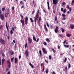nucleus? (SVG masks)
I'll return each mask as SVG.
<instances>
[{
	"label": "nucleus",
	"instance_id": "1",
	"mask_svg": "<svg viewBox=\"0 0 74 74\" xmlns=\"http://www.w3.org/2000/svg\"><path fill=\"white\" fill-rule=\"evenodd\" d=\"M38 18H39V14L38 13H36V16H35L34 17V22L35 23H36L37 22L36 21V20H37L38 19Z\"/></svg>",
	"mask_w": 74,
	"mask_h": 74
},
{
	"label": "nucleus",
	"instance_id": "2",
	"mask_svg": "<svg viewBox=\"0 0 74 74\" xmlns=\"http://www.w3.org/2000/svg\"><path fill=\"white\" fill-rule=\"evenodd\" d=\"M58 2H59V0H53V3L54 5L58 4Z\"/></svg>",
	"mask_w": 74,
	"mask_h": 74
},
{
	"label": "nucleus",
	"instance_id": "3",
	"mask_svg": "<svg viewBox=\"0 0 74 74\" xmlns=\"http://www.w3.org/2000/svg\"><path fill=\"white\" fill-rule=\"evenodd\" d=\"M29 43V44H32V39L30 38V37H29L27 39Z\"/></svg>",
	"mask_w": 74,
	"mask_h": 74
},
{
	"label": "nucleus",
	"instance_id": "4",
	"mask_svg": "<svg viewBox=\"0 0 74 74\" xmlns=\"http://www.w3.org/2000/svg\"><path fill=\"white\" fill-rule=\"evenodd\" d=\"M0 18L2 21L4 20V16L3 14H1V15H0Z\"/></svg>",
	"mask_w": 74,
	"mask_h": 74
},
{
	"label": "nucleus",
	"instance_id": "5",
	"mask_svg": "<svg viewBox=\"0 0 74 74\" xmlns=\"http://www.w3.org/2000/svg\"><path fill=\"white\" fill-rule=\"evenodd\" d=\"M0 42L1 44H5V41L3 39H0Z\"/></svg>",
	"mask_w": 74,
	"mask_h": 74
},
{
	"label": "nucleus",
	"instance_id": "6",
	"mask_svg": "<svg viewBox=\"0 0 74 74\" xmlns=\"http://www.w3.org/2000/svg\"><path fill=\"white\" fill-rule=\"evenodd\" d=\"M42 51L45 54H47V51H46V50L44 48H43L42 49Z\"/></svg>",
	"mask_w": 74,
	"mask_h": 74
},
{
	"label": "nucleus",
	"instance_id": "7",
	"mask_svg": "<svg viewBox=\"0 0 74 74\" xmlns=\"http://www.w3.org/2000/svg\"><path fill=\"white\" fill-rule=\"evenodd\" d=\"M58 29H59V27L58 26H57L56 27V29L54 30L55 33H58Z\"/></svg>",
	"mask_w": 74,
	"mask_h": 74
},
{
	"label": "nucleus",
	"instance_id": "8",
	"mask_svg": "<svg viewBox=\"0 0 74 74\" xmlns=\"http://www.w3.org/2000/svg\"><path fill=\"white\" fill-rule=\"evenodd\" d=\"M25 54L27 57L29 56V51L28 50L25 51Z\"/></svg>",
	"mask_w": 74,
	"mask_h": 74
},
{
	"label": "nucleus",
	"instance_id": "9",
	"mask_svg": "<svg viewBox=\"0 0 74 74\" xmlns=\"http://www.w3.org/2000/svg\"><path fill=\"white\" fill-rule=\"evenodd\" d=\"M20 22L22 24L23 26H24V20L21 19L20 20Z\"/></svg>",
	"mask_w": 74,
	"mask_h": 74
},
{
	"label": "nucleus",
	"instance_id": "10",
	"mask_svg": "<svg viewBox=\"0 0 74 74\" xmlns=\"http://www.w3.org/2000/svg\"><path fill=\"white\" fill-rule=\"evenodd\" d=\"M44 29L45 30L46 32H47L48 31V28L47 27V26H46V25H45V24H44Z\"/></svg>",
	"mask_w": 74,
	"mask_h": 74
},
{
	"label": "nucleus",
	"instance_id": "11",
	"mask_svg": "<svg viewBox=\"0 0 74 74\" xmlns=\"http://www.w3.org/2000/svg\"><path fill=\"white\" fill-rule=\"evenodd\" d=\"M9 52H10V54L11 55H12L14 54V52L12 51H10Z\"/></svg>",
	"mask_w": 74,
	"mask_h": 74
},
{
	"label": "nucleus",
	"instance_id": "12",
	"mask_svg": "<svg viewBox=\"0 0 74 74\" xmlns=\"http://www.w3.org/2000/svg\"><path fill=\"white\" fill-rule=\"evenodd\" d=\"M66 8H68V9H69V11H70V12H71V8H69V5H67V7H66Z\"/></svg>",
	"mask_w": 74,
	"mask_h": 74
},
{
	"label": "nucleus",
	"instance_id": "13",
	"mask_svg": "<svg viewBox=\"0 0 74 74\" xmlns=\"http://www.w3.org/2000/svg\"><path fill=\"white\" fill-rule=\"evenodd\" d=\"M70 27L71 29H73L74 28V25L72 24H71L70 25Z\"/></svg>",
	"mask_w": 74,
	"mask_h": 74
},
{
	"label": "nucleus",
	"instance_id": "14",
	"mask_svg": "<svg viewBox=\"0 0 74 74\" xmlns=\"http://www.w3.org/2000/svg\"><path fill=\"white\" fill-rule=\"evenodd\" d=\"M67 65H66L65 67V69H63L64 71H67Z\"/></svg>",
	"mask_w": 74,
	"mask_h": 74
},
{
	"label": "nucleus",
	"instance_id": "15",
	"mask_svg": "<svg viewBox=\"0 0 74 74\" xmlns=\"http://www.w3.org/2000/svg\"><path fill=\"white\" fill-rule=\"evenodd\" d=\"M46 41H47V42H48H48H51V41L49 40V39L48 38H47L46 39Z\"/></svg>",
	"mask_w": 74,
	"mask_h": 74
},
{
	"label": "nucleus",
	"instance_id": "16",
	"mask_svg": "<svg viewBox=\"0 0 74 74\" xmlns=\"http://www.w3.org/2000/svg\"><path fill=\"white\" fill-rule=\"evenodd\" d=\"M29 65H30L31 66L32 69H33V68H34V67L33 66V64H32L31 63H29Z\"/></svg>",
	"mask_w": 74,
	"mask_h": 74
},
{
	"label": "nucleus",
	"instance_id": "17",
	"mask_svg": "<svg viewBox=\"0 0 74 74\" xmlns=\"http://www.w3.org/2000/svg\"><path fill=\"white\" fill-rule=\"evenodd\" d=\"M8 14H9V13H6L5 15V17H7V16H8Z\"/></svg>",
	"mask_w": 74,
	"mask_h": 74
},
{
	"label": "nucleus",
	"instance_id": "18",
	"mask_svg": "<svg viewBox=\"0 0 74 74\" xmlns=\"http://www.w3.org/2000/svg\"><path fill=\"white\" fill-rule=\"evenodd\" d=\"M6 29H7V30L8 31H9V29H8V25H7V22H6Z\"/></svg>",
	"mask_w": 74,
	"mask_h": 74
},
{
	"label": "nucleus",
	"instance_id": "19",
	"mask_svg": "<svg viewBox=\"0 0 74 74\" xmlns=\"http://www.w3.org/2000/svg\"><path fill=\"white\" fill-rule=\"evenodd\" d=\"M39 54L41 56H42V53H41V51L40 50L39 51Z\"/></svg>",
	"mask_w": 74,
	"mask_h": 74
},
{
	"label": "nucleus",
	"instance_id": "20",
	"mask_svg": "<svg viewBox=\"0 0 74 74\" xmlns=\"http://www.w3.org/2000/svg\"><path fill=\"white\" fill-rule=\"evenodd\" d=\"M41 21V16H40L39 18V20H38V22H40V21Z\"/></svg>",
	"mask_w": 74,
	"mask_h": 74
},
{
	"label": "nucleus",
	"instance_id": "21",
	"mask_svg": "<svg viewBox=\"0 0 74 74\" xmlns=\"http://www.w3.org/2000/svg\"><path fill=\"white\" fill-rule=\"evenodd\" d=\"M71 36V34H66V36H67L68 37H69L70 36Z\"/></svg>",
	"mask_w": 74,
	"mask_h": 74
},
{
	"label": "nucleus",
	"instance_id": "22",
	"mask_svg": "<svg viewBox=\"0 0 74 74\" xmlns=\"http://www.w3.org/2000/svg\"><path fill=\"white\" fill-rule=\"evenodd\" d=\"M61 29L62 32V33H64V28H61Z\"/></svg>",
	"mask_w": 74,
	"mask_h": 74
},
{
	"label": "nucleus",
	"instance_id": "23",
	"mask_svg": "<svg viewBox=\"0 0 74 74\" xmlns=\"http://www.w3.org/2000/svg\"><path fill=\"white\" fill-rule=\"evenodd\" d=\"M33 40L35 41H36V37H35V36H33Z\"/></svg>",
	"mask_w": 74,
	"mask_h": 74
},
{
	"label": "nucleus",
	"instance_id": "24",
	"mask_svg": "<svg viewBox=\"0 0 74 74\" xmlns=\"http://www.w3.org/2000/svg\"><path fill=\"white\" fill-rule=\"evenodd\" d=\"M14 61L15 63H17V59L16 58H14Z\"/></svg>",
	"mask_w": 74,
	"mask_h": 74
},
{
	"label": "nucleus",
	"instance_id": "25",
	"mask_svg": "<svg viewBox=\"0 0 74 74\" xmlns=\"http://www.w3.org/2000/svg\"><path fill=\"white\" fill-rule=\"evenodd\" d=\"M43 44L44 45H45V46H47V43L45 42H43Z\"/></svg>",
	"mask_w": 74,
	"mask_h": 74
},
{
	"label": "nucleus",
	"instance_id": "26",
	"mask_svg": "<svg viewBox=\"0 0 74 74\" xmlns=\"http://www.w3.org/2000/svg\"><path fill=\"white\" fill-rule=\"evenodd\" d=\"M64 46L65 48H68L69 47V45H64Z\"/></svg>",
	"mask_w": 74,
	"mask_h": 74
},
{
	"label": "nucleus",
	"instance_id": "27",
	"mask_svg": "<svg viewBox=\"0 0 74 74\" xmlns=\"http://www.w3.org/2000/svg\"><path fill=\"white\" fill-rule=\"evenodd\" d=\"M22 5H24V3H23V1H20V3Z\"/></svg>",
	"mask_w": 74,
	"mask_h": 74
},
{
	"label": "nucleus",
	"instance_id": "28",
	"mask_svg": "<svg viewBox=\"0 0 74 74\" xmlns=\"http://www.w3.org/2000/svg\"><path fill=\"white\" fill-rule=\"evenodd\" d=\"M28 21V17H26L25 18V21Z\"/></svg>",
	"mask_w": 74,
	"mask_h": 74
},
{
	"label": "nucleus",
	"instance_id": "29",
	"mask_svg": "<svg viewBox=\"0 0 74 74\" xmlns=\"http://www.w3.org/2000/svg\"><path fill=\"white\" fill-rule=\"evenodd\" d=\"M30 20L32 23L33 22V19H32V18H30Z\"/></svg>",
	"mask_w": 74,
	"mask_h": 74
},
{
	"label": "nucleus",
	"instance_id": "30",
	"mask_svg": "<svg viewBox=\"0 0 74 74\" xmlns=\"http://www.w3.org/2000/svg\"><path fill=\"white\" fill-rule=\"evenodd\" d=\"M7 63L9 64H10V61L9 60H8L7 61Z\"/></svg>",
	"mask_w": 74,
	"mask_h": 74
},
{
	"label": "nucleus",
	"instance_id": "31",
	"mask_svg": "<svg viewBox=\"0 0 74 74\" xmlns=\"http://www.w3.org/2000/svg\"><path fill=\"white\" fill-rule=\"evenodd\" d=\"M14 57H13V58L11 59V60L12 62H13V60H14Z\"/></svg>",
	"mask_w": 74,
	"mask_h": 74
},
{
	"label": "nucleus",
	"instance_id": "32",
	"mask_svg": "<svg viewBox=\"0 0 74 74\" xmlns=\"http://www.w3.org/2000/svg\"><path fill=\"white\" fill-rule=\"evenodd\" d=\"M66 9H65L63 10V12L64 13H66Z\"/></svg>",
	"mask_w": 74,
	"mask_h": 74
},
{
	"label": "nucleus",
	"instance_id": "33",
	"mask_svg": "<svg viewBox=\"0 0 74 74\" xmlns=\"http://www.w3.org/2000/svg\"><path fill=\"white\" fill-rule=\"evenodd\" d=\"M2 55L3 58H4L5 57V55H4V53H2Z\"/></svg>",
	"mask_w": 74,
	"mask_h": 74
},
{
	"label": "nucleus",
	"instance_id": "34",
	"mask_svg": "<svg viewBox=\"0 0 74 74\" xmlns=\"http://www.w3.org/2000/svg\"><path fill=\"white\" fill-rule=\"evenodd\" d=\"M10 33L11 34H13V32L12 31V30H11L10 31Z\"/></svg>",
	"mask_w": 74,
	"mask_h": 74
},
{
	"label": "nucleus",
	"instance_id": "35",
	"mask_svg": "<svg viewBox=\"0 0 74 74\" xmlns=\"http://www.w3.org/2000/svg\"><path fill=\"white\" fill-rule=\"evenodd\" d=\"M8 69H10V64H8Z\"/></svg>",
	"mask_w": 74,
	"mask_h": 74
},
{
	"label": "nucleus",
	"instance_id": "36",
	"mask_svg": "<svg viewBox=\"0 0 74 74\" xmlns=\"http://www.w3.org/2000/svg\"><path fill=\"white\" fill-rule=\"evenodd\" d=\"M5 8H3L2 9V11H4V10H5Z\"/></svg>",
	"mask_w": 74,
	"mask_h": 74
},
{
	"label": "nucleus",
	"instance_id": "37",
	"mask_svg": "<svg viewBox=\"0 0 74 74\" xmlns=\"http://www.w3.org/2000/svg\"><path fill=\"white\" fill-rule=\"evenodd\" d=\"M20 16H21V18H22V19H23V16H22V14H20Z\"/></svg>",
	"mask_w": 74,
	"mask_h": 74
},
{
	"label": "nucleus",
	"instance_id": "38",
	"mask_svg": "<svg viewBox=\"0 0 74 74\" xmlns=\"http://www.w3.org/2000/svg\"><path fill=\"white\" fill-rule=\"evenodd\" d=\"M62 16L64 17H65L66 15H65V14H62Z\"/></svg>",
	"mask_w": 74,
	"mask_h": 74
},
{
	"label": "nucleus",
	"instance_id": "39",
	"mask_svg": "<svg viewBox=\"0 0 74 74\" xmlns=\"http://www.w3.org/2000/svg\"><path fill=\"white\" fill-rule=\"evenodd\" d=\"M49 72V71L48 70V69H47L46 71V73H48Z\"/></svg>",
	"mask_w": 74,
	"mask_h": 74
},
{
	"label": "nucleus",
	"instance_id": "40",
	"mask_svg": "<svg viewBox=\"0 0 74 74\" xmlns=\"http://www.w3.org/2000/svg\"><path fill=\"white\" fill-rule=\"evenodd\" d=\"M25 49H26V48H27V43L25 44Z\"/></svg>",
	"mask_w": 74,
	"mask_h": 74
},
{
	"label": "nucleus",
	"instance_id": "41",
	"mask_svg": "<svg viewBox=\"0 0 74 74\" xmlns=\"http://www.w3.org/2000/svg\"><path fill=\"white\" fill-rule=\"evenodd\" d=\"M71 67V65L70 64H69L68 65V68L69 69Z\"/></svg>",
	"mask_w": 74,
	"mask_h": 74
},
{
	"label": "nucleus",
	"instance_id": "42",
	"mask_svg": "<svg viewBox=\"0 0 74 74\" xmlns=\"http://www.w3.org/2000/svg\"><path fill=\"white\" fill-rule=\"evenodd\" d=\"M9 70V68H7L6 69V72H7V71H8Z\"/></svg>",
	"mask_w": 74,
	"mask_h": 74
},
{
	"label": "nucleus",
	"instance_id": "43",
	"mask_svg": "<svg viewBox=\"0 0 74 74\" xmlns=\"http://www.w3.org/2000/svg\"><path fill=\"white\" fill-rule=\"evenodd\" d=\"M59 36L60 37H63V34H60Z\"/></svg>",
	"mask_w": 74,
	"mask_h": 74
},
{
	"label": "nucleus",
	"instance_id": "44",
	"mask_svg": "<svg viewBox=\"0 0 74 74\" xmlns=\"http://www.w3.org/2000/svg\"><path fill=\"white\" fill-rule=\"evenodd\" d=\"M46 23L47 24V25L48 27H49V24H48V22H47Z\"/></svg>",
	"mask_w": 74,
	"mask_h": 74
},
{
	"label": "nucleus",
	"instance_id": "45",
	"mask_svg": "<svg viewBox=\"0 0 74 74\" xmlns=\"http://www.w3.org/2000/svg\"><path fill=\"white\" fill-rule=\"evenodd\" d=\"M55 21H57V16H56L55 17Z\"/></svg>",
	"mask_w": 74,
	"mask_h": 74
},
{
	"label": "nucleus",
	"instance_id": "46",
	"mask_svg": "<svg viewBox=\"0 0 74 74\" xmlns=\"http://www.w3.org/2000/svg\"><path fill=\"white\" fill-rule=\"evenodd\" d=\"M66 61H67V58H65V60H64V62H66Z\"/></svg>",
	"mask_w": 74,
	"mask_h": 74
},
{
	"label": "nucleus",
	"instance_id": "47",
	"mask_svg": "<svg viewBox=\"0 0 74 74\" xmlns=\"http://www.w3.org/2000/svg\"><path fill=\"white\" fill-rule=\"evenodd\" d=\"M52 57H51V56L50 55L49 56V59H51Z\"/></svg>",
	"mask_w": 74,
	"mask_h": 74
},
{
	"label": "nucleus",
	"instance_id": "48",
	"mask_svg": "<svg viewBox=\"0 0 74 74\" xmlns=\"http://www.w3.org/2000/svg\"><path fill=\"white\" fill-rule=\"evenodd\" d=\"M52 51L53 52H54V53H55V50L54 49H52Z\"/></svg>",
	"mask_w": 74,
	"mask_h": 74
},
{
	"label": "nucleus",
	"instance_id": "49",
	"mask_svg": "<svg viewBox=\"0 0 74 74\" xmlns=\"http://www.w3.org/2000/svg\"><path fill=\"white\" fill-rule=\"evenodd\" d=\"M55 5H53V10H55Z\"/></svg>",
	"mask_w": 74,
	"mask_h": 74
},
{
	"label": "nucleus",
	"instance_id": "50",
	"mask_svg": "<svg viewBox=\"0 0 74 74\" xmlns=\"http://www.w3.org/2000/svg\"><path fill=\"white\" fill-rule=\"evenodd\" d=\"M4 61H5V59H4V58H3V59H2V62H4Z\"/></svg>",
	"mask_w": 74,
	"mask_h": 74
},
{
	"label": "nucleus",
	"instance_id": "51",
	"mask_svg": "<svg viewBox=\"0 0 74 74\" xmlns=\"http://www.w3.org/2000/svg\"><path fill=\"white\" fill-rule=\"evenodd\" d=\"M27 21H25V23L27 25Z\"/></svg>",
	"mask_w": 74,
	"mask_h": 74
},
{
	"label": "nucleus",
	"instance_id": "52",
	"mask_svg": "<svg viewBox=\"0 0 74 74\" xmlns=\"http://www.w3.org/2000/svg\"><path fill=\"white\" fill-rule=\"evenodd\" d=\"M35 12V10H34L32 12V15H33L34 14V13Z\"/></svg>",
	"mask_w": 74,
	"mask_h": 74
},
{
	"label": "nucleus",
	"instance_id": "53",
	"mask_svg": "<svg viewBox=\"0 0 74 74\" xmlns=\"http://www.w3.org/2000/svg\"><path fill=\"white\" fill-rule=\"evenodd\" d=\"M62 4L63 5H66V3H65V2H63L62 3Z\"/></svg>",
	"mask_w": 74,
	"mask_h": 74
},
{
	"label": "nucleus",
	"instance_id": "54",
	"mask_svg": "<svg viewBox=\"0 0 74 74\" xmlns=\"http://www.w3.org/2000/svg\"><path fill=\"white\" fill-rule=\"evenodd\" d=\"M53 27V25H50V27H51V28H52Z\"/></svg>",
	"mask_w": 74,
	"mask_h": 74
},
{
	"label": "nucleus",
	"instance_id": "55",
	"mask_svg": "<svg viewBox=\"0 0 74 74\" xmlns=\"http://www.w3.org/2000/svg\"><path fill=\"white\" fill-rule=\"evenodd\" d=\"M2 13V12H1V9H0V15H1V13Z\"/></svg>",
	"mask_w": 74,
	"mask_h": 74
},
{
	"label": "nucleus",
	"instance_id": "56",
	"mask_svg": "<svg viewBox=\"0 0 74 74\" xmlns=\"http://www.w3.org/2000/svg\"><path fill=\"white\" fill-rule=\"evenodd\" d=\"M44 67H43V69H42V72H44Z\"/></svg>",
	"mask_w": 74,
	"mask_h": 74
},
{
	"label": "nucleus",
	"instance_id": "57",
	"mask_svg": "<svg viewBox=\"0 0 74 74\" xmlns=\"http://www.w3.org/2000/svg\"><path fill=\"white\" fill-rule=\"evenodd\" d=\"M58 49H60V46H59V45H58Z\"/></svg>",
	"mask_w": 74,
	"mask_h": 74
},
{
	"label": "nucleus",
	"instance_id": "58",
	"mask_svg": "<svg viewBox=\"0 0 74 74\" xmlns=\"http://www.w3.org/2000/svg\"><path fill=\"white\" fill-rule=\"evenodd\" d=\"M12 10H15V8L14 7H13L12 8Z\"/></svg>",
	"mask_w": 74,
	"mask_h": 74
},
{
	"label": "nucleus",
	"instance_id": "59",
	"mask_svg": "<svg viewBox=\"0 0 74 74\" xmlns=\"http://www.w3.org/2000/svg\"><path fill=\"white\" fill-rule=\"evenodd\" d=\"M45 62H46V63H47V64H48V61H47L46 60H45Z\"/></svg>",
	"mask_w": 74,
	"mask_h": 74
},
{
	"label": "nucleus",
	"instance_id": "60",
	"mask_svg": "<svg viewBox=\"0 0 74 74\" xmlns=\"http://www.w3.org/2000/svg\"><path fill=\"white\" fill-rule=\"evenodd\" d=\"M12 29L13 31H15V29H14V27H12Z\"/></svg>",
	"mask_w": 74,
	"mask_h": 74
},
{
	"label": "nucleus",
	"instance_id": "61",
	"mask_svg": "<svg viewBox=\"0 0 74 74\" xmlns=\"http://www.w3.org/2000/svg\"><path fill=\"white\" fill-rule=\"evenodd\" d=\"M38 14H40V11H39V10H38L37 13Z\"/></svg>",
	"mask_w": 74,
	"mask_h": 74
},
{
	"label": "nucleus",
	"instance_id": "62",
	"mask_svg": "<svg viewBox=\"0 0 74 74\" xmlns=\"http://www.w3.org/2000/svg\"><path fill=\"white\" fill-rule=\"evenodd\" d=\"M9 8H8L7 9V12H9Z\"/></svg>",
	"mask_w": 74,
	"mask_h": 74
},
{
	"label": "nucleus",
	"instance_id": "63",
	"mask_svg": "<svg viewBox=\"0 0 74 74\" xmlns=\"http://www.w3.org/2000/svg\"><path fill=\"white\" fill-rule=\"evenodd\" d=\"M61 11H63V8H61Z\"/></svg>",
	"mask_w": 74,
	"mask_h": 74
},
{
	"label": "nucleus",
	"instance_id": "64",
	"mask_svg": "<svg viewBox=\"0 0 74 74\" xmlns=\"http://www.w3.org/2000/svg\"><path fill=\"white\" fill-rule=\"evenodd\" d=\"M10 71H9L7 73V74H10Z\"/></svg>",
	"mask_w": 74,
	"mask_h": 74
}]
</instances>
